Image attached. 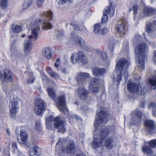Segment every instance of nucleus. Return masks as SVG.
I'll return each instance as SVG.
<instances>
[{
  "label": "nucleus",
  "instance_id": "f257e3e1",
  "mask_svg": "<svg viewBox=\"0 0 156 156\" xmlns=\"http://www.w3.org/2000/svg\"><path fill=\"white\" fill-rule=\"evenodd\" d=\"M97 115H98V120L95 122L94 130V138L92 143V147L96 149L100 147L103 144L105 138L110 133L112 135H114L115 132V127L111 126L110 129L106 128L102 129L99 138H97V133L98 132V129L99 126L105 124L108 121V115L106 114V109L104 107H101L97 111Z\"/></svg>",
  "mask_w": 156,
  "mask_h": 156
},
{
  "label": "nucleus",
  "instance_id": "f03ea898",
  "mask_svg": "<svg viewBox=\"0 0 156 156\" xmlns=\"http://www.w3.org/2000/svg\"><path fill=\"white\" fill-rule=\"evenodd\" d=\"M40 24L42 27V29L44 30L51 29L52 27L50 22L43 18L35 21L30 25L31 34L28 36V38L29 39L34 40L38 39V32L40 30Z\"/></svg>",
  "mask_w": 156,
  "mask_h": 156
},
{
  "label": "nucleus",
  "instance_id": "7ed1b4c3",
  "mask_svg": "<svg viewBox=\"0 0 156 156\" xmlns=\"http://www.w3.org/2000/svg\"><path fill=\"white\" fill-rule=\"evenodd\" d=\"M148 51V47L145 43H140L136 48V54L138 58L137 66L140 71L145 69L144 61L146 58V54Z\"/></svg>",
  "mask_w": 156,
  "mask_h": 156
},
{
  "label": "nucleus",
  "instance_id": "20e7f679",
  "mask_svg": "<svg viewBox=\"0 0 156 156\" xmlns=\"http://www.w3.org/2000/svg\"><path fill=\"white\" fill-rule=\"evenodd\" d=\"M129 64L130 62L129 61L123 58L119 60L116 66L115 70L118 73H119L121 74L123 72L125 81L128 77V73L126 69Z\"/></svg>",
  "mask_w": 156,
  "mask_h": 156
},
{
  "label": "nucleus",
  "instance_id": "39448f33",
  "mask_svg": "<svg viewBox=\"0 0 156 156\" xmlns=\"http://www.w3.org/2000/svg\"><path fill=\"white\" fill-rule=\"evenodd\" d=\"M127 88L129 91L132 93L144 95L146 91L145 87L144 85H140L132 83L129 80L127 84Z\"/></svg>",
  "mask_w": 156,
  "mask_h": 156
},
{
  "label": "nucleus",
  "instance_id": "423d86ee",
  "mask_svg": "<svg viewBox=\"0 0 156 156\" xmlns=\"http://www.w3.org/2000/svg\"><path fill=\"white\" fill-rule=\"evenodd\" d=\"M32 48H24V51L25 55H23L21 53L18 51V49L17 47L15 46H12L11 48V56L13 58L24 59L25 56H27L30 53Z\"/></svg>",
  "mask_w": 156,
  "mask_h": 156
},
{
  "label": "nucleus",
  "instance_id": "0eeeda50",
  "mask_svg": "<svg viewBox=\"0 0 156 156\" xmlns=\"http://www.w3.org/2000/svg\"><path fill=\"white\" fill-rule=\"evenodd\" d=\"M9 101L10 113L12 115H15L19 108L20 98L16 95H12Z\"/></svg>",
  "mask_w": 156,
  "mask_h": 156
},
{
  "label": "nucleus",
  "instance_id": "6e6552de",
  "mask_svg": "<svg viewBox=\"0 0 156 156\" xmlns=\"http://www.w3.org/2000/svg\"><path fill=\"white\" fill-rule=\"evenodd\" d=\"M70 61L75 64L80 62L84 64L87 62L85 55L82 51L73 53L70 57Z\"/></svg>",
  "mask_w": 156,
  "mask_h": 156
},
{
  "label": "nucleus",
  "instance_id": "1a4fd4ad",
  "mask_svg": "<svg viewBox=\"0 0 156 156\" xmlns=\"http://www.w3.org/2000/svg\"><path fill=\"white\" fill-rule=\"evenodd\" d=\"M35 113L37 115H41L45 110V103L42 99L38 98L35 100Z\"/></svg>",
  "mask_w": 156,
  "mask_h": 156
},
{
  "label": "nucleus",
  "instance_id": "9d476101",
  "mask_svg": "<svg viewBox=\"0 0 156 156\" xmlns=\"http://www.w3.org/2000/svg\"><path fill=\"white\" fill-rule=\"evenodd\" d=\"M66 121L59 117L57 116L54 119V126L55 128L58 129L59 132L64 133L66 131Z\"/></svg>",
  "mask_w": 156,
  "mask_h": 156
},
{
  "label": "nucleus",
  "instance_id": "9b49d317",
  "mask_svg": "<svg viewBox=\"0 0 156 156\" xmlns=\"http://www.w3.org/2000/svg\"><path fill=\"white\" fill-rule=\"evenodd\" d=\"M57 103L58 108L60 111L66 114L68 113V110L66 106V100L64 94H62L58 97Z\"/></svg>",
  "mask_w": 156,
  "mask_h": 156
},
{
  "label": "nucleus",
  "instance_id": "f8f14e48",
  "mask_svg": "<svg viewBox=\"0 0 156 156\" xmlns=\"http://www.w3.org/2000/svg\"><path fill=\"white\" fill-rule=\"evenodd\" d=\"M115 7L113 5L112 2L109 4V6L106 7L104 9V11L103 12V16L102 18V21L105 22L108 19L107 14L108 13L110 16H113L114 14Z\"/></svg>",
  "mask_w": 156,
  "mask_h": 156
},
{
  "label": "nucleus",
  "instance_id": "ddd939ff",
  "mask_svg": "<svg viewBox=\"0 0 156 156\" xmlns=\"http://www.w3.org/2000/svg\"><path fill=\"white\" fill-rule=\"evenodd\" d=\"M12 73L7 69H5L0 73L1 80L4 82H9L13 80Z\"/></svg>",
  "mask_w": 156,
  "mask_h": 156
},
{
  "label": "nucleus",
  "instance_id": "4468645a",
  "mask_svg": "<svg viewBox=\"0 0 156 156\" xmlns=\"http://www.w3.org/2000/svg\"><path fill=\"white\" fill-rule=\"evenodd\" d=\"M99 82L98 79L95 78H93L89 86L90 89L96 94L98 93L99 91V88L98 85Z\"/></svg>",
  "mask_w": 156,
  "mask_h": 156
},
{
  "label": "nucleus",
  "instance_id": "2eb2a0df",
  "mask_svg": "<svg viewBox=\"0 0 156 156\" xmlns=\"http://www.w3.org/2000/svg\"><path fill=\"white\" fill-rule=\"evenodd\" d=\"M131 115L133 116L135 115V117L131 119V121L133 124L139 123L142 120V112L137 110L133 111Z\"/></svg>",
  "mask_w": 156,
  "mask_h": 156
},
{
  "label": "nucleus",
  "instance_id": "dca6fc26",
  "mask_svg": "<svg viewBox=\"0 0 156 156\" xmlns=\"http://www.w3.org/2000/svg\"><path fill=\"white\" fill-rule=\"evenodd\" d=\"M144 124L150 133L152 134L154 133V125L153 120L147 119L145 121Z\"/></svg>",
  "mask_w": 156,
  "mask_h": 156
},
{
  "label": "nucleus",
  "instance_id": "f3484780",
  "mask_svg": "<svg viewBox=\"0 0 156 156\" xmlns=\"http://www.w3.org/2000/svg\"><path fill=\"white\" fill-rule=\"evenodd\" d=\"M78 93L80 98L83 100H86L88 98V92L84 87H80L78 89Z\"/></svg>",
  "mask_w": 156,
  "mask_h": 156
},
{
  "label": "nucleus",
  "instance_id": "a211bd4d",
  "mask_svg": "<svg viewBox=\"0 0 156 156\" xmlns=\"http://www.w3.org/2000/svg\"><path fill=\"white\" fill-rule=\"evenodd\" d=\"M75 149L74 144L73 141H70L67 144L66 148L64 149L63 147H61V151L63 153H71Z\"/></svg>",
  "mask_w": 156,
  "mask_h": 156
},
{
  "label": "nucleus",
  "instance_id": "6ab92c4d",
  "mask_svg": "<svg viewBox=\"0 0 156 156\" xmlns=\"http://www.w3.org/2000/svg\"><path fill=\"white\" fill-rule=\"evenodd\" d=\"M125 22L122 23L118 24L116 29V31L120 37L123 36L125 34Z\"/></svg>",
  "mask_w": 156,
  "mask_h": 156
},
{
  "label": "nucleus",
  "instance_id": "aec40b11",
  "mask_svg": "<svg viewBox=\"0 0 156 156\" xmlns=\"http://www.w3.org/2000/svg\"><path fill=\"white\" fill-rule=\"evenodd\" d=\"M20 137L21 140L20 141V139L17 138L19 142L22 144H26L27 143L28 134L25 131L21 130L20 133Z\"/></svg>",
  "mask_w": 156,
  "mask_h": 156
},
{
  "label": "nucleus",
  "instance_id": "412c9836",
  "mask_svg": "<svg viewBox=\"0 0 156 156\" xmlns=\"http://www.w3.org/2000/svg\"><path fill=\"white\" fill-rule=\"evenodd\" d=\"M70 41L73 43L83 45L85 44L84 40L80 37L74 36L71 38Z\"/></svg>",
  "mask_w": 156,
  "mask_h": 156
},
{
  "label": "nucleus",
  "instance_id": "4be33fe9",
  "mask_svg": "<svg viewBox=\"0 0 156 156\" xmlns=\"http://www.w3.org/2000/svg\"><path fill=\"white\" fill-rule=\"evenodd\" d=\"M29 153L31 156L39 155L41 154V149L36 146L31 147L30 148Z\"/></svg>",
  "mask_w": 156,
  "mask_h": 156
},
{
  "label": "nucleus",
  "instance_id": "5701e85b",
  "mask_svg": "<svg viewBox=\"0 0 156 156\" xmlns=\"http://www.w3.org/2000/svg\"><path fill=\"white\" fill-rule=\"evenodd\" d=\"M90 77L89 75L86 73H79L77 76L76 78V80L78 83L83 81V80Z\"/></svg>",
  "mask_w": 156,
  "mask_h": 156
},
{
  "label": "nucleus",
  "instance_id": "b1692460",
  "mask_svg": "<svg viewBox=\"0 0 156 156\" xmlns=\"http://www.w3.org/2000/svg\"><path fill=\"white\" fill-rule=\"evenodd\" d=\"M105 69L103 68H95L92 70L93 73L96 76H102L105 73Z\"/></svg>",
  "mask_w": 156,
  "mask_h": 156
},
{
  "label": "nucleus",
  "instance_id": "393cba45",
  "mask_svg": "<svg viewBox=\"0 0 156 156\" xmlns=\"http://www.w3.org/2000/svg\"><path fill=\"white\" fill-rule=\"evenodd\" d=\"M47 91L48 96L53 100H54L56 97L55 92L53 87H49L47 89Z\"/></svg>",
  "mask_w": 156,
  "mask_h": 156
},
{
  "label": "nucleus",
  "instance_id": "a878e982",
  "mask_svg": "<svg viewBox=\"0 0 156 156\" xmlns=\"http://www.w3.org/2000/svg\"><path fill=\"white\" fill-rule=\"evenodd\" d=\"M43 55L47 59H50L52 57V55L50 49L48 48H45L42 51Z\"/></svg>",
  "mask_w": 156,
  "mask_h": 156
},
{
  "label": "nucleus",
  "instance_id": "bb28decb",
  "mask_svg": "<svg viewBox=\"0 0 156 156\" xmlns=\"http://www.w3.org/2000/svg\"><path fill=\"white\" fill-rule=\"evenodd\" d=\"M148 82L152 89H156V76L149 79Z\"/></svg>",
  "mask_w": 156,
  "mask_h": 156
},
{
  "label": "nucleus",
  "instance_id": "cd10ccee",
  "mask_svg": "<svg viewBox=\"0 0 156 156\" xmlns=\"http://www.w3.org/2000/svg\"><path fill=\"white\" fill-rule=\"evenodd\" d=\"M156 27L152 23L150 22L146 23V30L148 33H151L155 30Z\"/></svg>",
  "mask_w": 156,
  "mask_h": 156
},
{
  "label": "nucleus",
  "instance_id": "c85d7f7f",
  "mask_svg": "<svg viewBox=\"0 0 156 156\" xmlns=\"http://www.w3.org/2000/svg\"><path fill=\"white\" fill-rule=\"evenodd\" d=\"M41 15L44 18H47L50 20L52 19L53 16V13L50 10H48L42 13Z\"/></svg>",
  "mask_w": 156,
  "mask_h": 156
},
{
  "label": "nucleus",
  "instance_id": "c756f323",
  "mask_svg": "<svg viewBox=\"0 0 156 156\" xmlns=\"http://www.w3.org/2000/svg\"><path fill=\"white\" fill-rule=\"evenodd\" d=\"M46 71L47 73L52 78L55 79H56L58 78L59 76L58 75L55 73L53 72L50 68L49 67H47Z\"/></svg>",
  "mask_w": 156,
  "mask_h": 156
},
{
  "label": "nucleus",
  "instance_id": "7c9ffc66",
  "mask_svg": "<svg viewBox=\"0 0 156 156\" xmlns=\"http://www.w3.org/2000/svg\"><path fill=\"white\" fill-rule=\"evenodd\" d=\"M142 150L143 152L145 154H147V156H150L151 154H153V152L152 150L147 146H144L142 148Z\"/></svg>",
  "mask_w": 156,
  "mask_h": 156
},
{
  "label": "nucleus",
  "instance_id": "2f4dec72",
  "mask_svg": "<svg viewBox=\"0 0 156 156\" xmlns=\"http://www.w3.org/2000/svg\"><path fill=\"white\" fill-rule=\"evenodd\" d=\"M101 60L103 62H105L108 65H109L110 62L108 59V57L105 52H102L101 54Z\"/></svg>",
  "mask_w": 156,
  "mask_h": 156
},
{
  "label": "nucleus",
  "instance_id": "473e14b6",
  "mask_svg": "<svg viewBox=\"0 0 156 156\" xmlns=\"http://www.w3.org/2000/svg\"><path fill=\"white\" fill-rule=\"evenodd\" d=\"M115 72L117 74L116 79H115L114 77H112H112L113 78V80L114 82L115 81H116L117 82V85H119V84L121 80L122 75L124 77V74H123V72H122L121 74V73H118L115 70Z\"/></svg>",
  "mask_w": 156,
  "mask_h": 156
},
{
  "label": "nucleus",
  "instance_id": "72a5a7b5",
  "mask_svg": "<svg viewBox=\"0 0 156 156\" xmlns=\"http://www.w3.org/2000/svg\"><path fill=\"white\" fill-rule=\"evenodd\" d=\"M154 12V10L151 7H146L143 10V12L145 16H148L152 14Z\"/></svg>",
  "mask_w": 156,
  "mask_h": 156
},
{
  "label": "nucleus",
  "instance_id": "f704fd0d",
  "mask_svg": "<svg viewBox=\"0 0 156 156\" xmlns=\"http://www.w3.org/2000/svg\"><path fill=\"white\" fill-rule=\"evenodd\" d=\"M27 83L32 84L35 80V77L33 76V73L31 71H29L27 73Z\"/></svg>",
  "mask_w": 156,
  "mask_h": 156
},
{
  "label": "nucleus",
  "instance_id": "c9c22d12",
  "mask_svg": "<svg viewBox=\"0 0 156 156\" xmlns=\"http://www.w3.org/2000/svg\"><path fill=\"white\" fill-rule=\"evenodd\" d=\"M105 146L108 149H111L113 147V140L110 138L106 139L105 142Z\"/></svg>",
  "mask_w": 156,
  "mask_h": 156
},
{
  "label": "nucleus",
  "instance_id": "e433bc0d",
  "mask_svg": "<svg viewBox=\"0 0 156 156\" xmlns=\"http://www.w3.org/2000/svg\"><path fill=\"white\" fill-rule=\"evenodd\" d=\"M148 107L149 109L152 108L153 115L156 117V104L154 102H151L148 105Z\"/></svg>",
  "mask_w": 156,
  "mask_h": 156
},
{
  "label": "nucleus",
  "instance_id": "4c0bfd02",
  "mask_svg": "<svg viewBox=\"0 0 156 156\" xmlns=\"http://www.w3.org/2000/svg\"><path fill=\"white\" fill-rule=\"evenodd\" d=\"M33 3V0H25L23 5L24 9H27Z\"/></svg>",
  "mask_w": 156,
  "mask_h": 156
},
{
  "label": "nucleus",
  "instance_id": "58836bf2",
  "mask_svg": "<svg viewBox=\"0 0 156 156\" xmlns=\"http://www.w3.org/2000/svg\"><path fill=\"white\" fill-rule=\"evenodd\" d=\"M12 31L14 33H18L21 30V27L20 26L14 25L12 28Z\"/></svg>",
  "mask_w": 156,
  "mask_h": 156
},
{
  "label": "nucleus",
  "instance_id": "ea45409f",
  "mask_svg": "<svg viewBox=\"0 0 156 156\" xmlns=\"http://www.w3.org/2000/svg\"><path fill=\"white\" fill-rule=\"evenodd\" d=\"M129 50L128 42L127 41L124 42L122 51L125 52H127Z\"/></svg>",
  "mask_w": 156,
  "mask_h": 156
},
{
  "label": "nucleus",
  "instance_id": "a19ab883",
  "mask_svg": "<svg viewBox=\"0 0 156 156\" xmlns=\"http://www.w3.org/2000/svg\"><path fill=\"white\" fill-rule=\"evenodd\" d=\"M101 27L99 24L95 25L94 30V32L96 34H100L101 32Z\"/></svg>",
  "mask_w": 156,
  "mask_h": 156
},
{
  "label": "nucleus",
  "instance_id": "79ce46f5",
  "mask_svg": "<svg viewBox=\"0 0 156 156\" xmlns=\"http://www.w3.org/2000/svg\"><path fill=\"white\" fill-rule=\"evenodd\" d=\"M32 48V41L29 40H26L24 44V48Z\"/></svg>",
  "mask_w": 156,
  "mask_h": 156
},
{
  "label": "nucleus",
  "instance_id": "37998d69",
  "mask_svg": "<svg viewBox=\"0 0 156 156\" xmlns=\"http://www.w3.org/2000/svg\"><path fill=\"white\" fill-rule=\"evenodd\" d=\"M64 31L62 30H59L58 31L57 35V38L59 40L61 39L63 37Z\"/></svg>",
  "mask_w": 156,
  "mask_h": 156
},
{
  "label": "nucleus",
  "instance_id": "c03bdc74",
  "mask_svg": "<svg viewBox=\"0 0 156 156\" xmlns=\"http://www.w3.org/2000/svg\"><path fill=\"white\" fill-rule=\"evenodd\" d=\"M65 142V141L63 139L59 138L58 141L57 143L55 145L56 149L58 150L57 148H59V147L60 146H62V144L64 143Z\"/></svg>",
  "mask_w": 156,
  "mask_h": 156
},
{
  "label": "nucleus",
  "instance_id": "a18cd8bd",
  "mask_svg": "<svg viewBox=\"0 0 156 156\" xmlns=\"http://www.w3.org/2000/svg\"><path fill=\"white\" fill-rule=\"evenodd\" d=\"M53 117L51 115L45 116V119L46 121V124L47 126H49V123L52 120Z\"/></svg>",
  "mask_w": 156,
  "mask_h": 156
},
{
  "label": "nucleus",
  "instance_id": "49530a36",
  "mask_svg": "<svg viewBox=\"0 0 156 156\" xmlns=\"http://www.w3.org/2000/svg\"><path fill=\"white\" fill-rule=\"evenodd\" d=\"M1 6L2 9H5L7 6V3L6 0H1Z\"/></svg>",
  "mask_w": 156,
  "mask_h": 156
},
{
  "label": "nucleus",
  "instance_id": "de8ad7c7",
  "mask_svg": "<svg viewBox=\"0 0 156 156\" xmlns=\"http://www.w3.org/2000/svg\"><path fill=\"white\" fill-rule=\"evenodd\" d=\"M73 28L75 30H79L80 28L79 26L76 23H72L70 24Z\"/></svg>",
  "mask_w": 156,
  "mask_h": 156
},
{
  "label": "nucleus",
  "instance_id": "09e8293b",
  "mask_svg": "<svg viewBox=\"0 0 156 156\" xmlns=\"http://www.w3.org/2000/svg\"><path fill=\"white\" fill-rule=\"evenodd\" d=\"M149 146L152 147H156V140H153L149 142Z\"/></svg>",
  "mask_w": 156,
  "mask_h": 156
},
{
  "label": "nucleus",
  "instance_id": "8fccbe9b",
  "mask_svg": "<svg viewBox=\"0 0 156 156\" xmlns=\"http://www.w3.org/2000/svg\"><path fill=\"white\" fill-rule=\"evenodd\" d=\"M114 41V40L113 39L111 40H110L109 41V44L108 47L109 49H112L114 47V44L113 43V42Z\"/></svg>",
  "mask_w": 156,
  "mask_h": 156
},
{
  "label": "nucleus",
  "instance_id": "3c124183",
  "mask_svg": "<svg viewBox=\"0 0 156 156\" xmlns=\"http://www.w3.org/2000/svg\"><path fill=\"white\" fill-rule=\"evenodd\" d=\"M88 108L87 106L83 105L81 106L80 110L82 112H85L86 111H88Z\"/></svg>",
  "mask_w": 156,
  "mask_h": 156
},
{
  "label": "nucleus",
  "instance_id": "603ef678",
  "mask_svg": "<svg viewBox=\"0 0 156 156\" xmlns=\"http://www.w3.org/2000/svg\"><path fill=\"white\" fill-rule=\"evenodd\" d=\"M44 0H37L36 5L38 7H40L44 3Z\"/></svg>",
  "mask_w": 156,
  "mask_h": 156
},
{
  "label": "nucleus",
  "instance_id": "864d4df0",
  "mask_svg": "<svg viewBox=\"0 0 156 156\" xmlns=\"http://www.w3.org/2000/svg\"><path fill=\"white\" fill-rule=\"evenodd\" d=\"M108 31V29L106 27H104L101 30L100 34L102 35L105 34Z\"/></svg>",
  "mask_w": 156,
  "mask_h": 156
},
{
  "label": "nucleus",
  "instance_id": "5fc2aeb1",
  "mask_svg": "<svg viewBox=\"0 0 156 156\" xmlns=\"http://www.w3.org/2000/svg\"><path fill=\"white\" fill-rule=\"evenodd\" d=\"M138 9V6L136 5H134L133 7V14H136L137 12V9Z\"/></svg>",
  "mask_w": 156,
  "mask_h": 156
},
{
  "label": "nucleus",
  "instance_id": "6e6d98bb",
  "mask_svg": "<svg viewBox=\"0 0 156 156\" xmlns=\"http://www.w3.org/2000/svg\"><path fill=\"white\" fill-rule=\"evenodd\" d=\"M68 0H59L58 2V4L59 5H63L65 4Z\"/></svg>",
  "mask_w": 156,
  "mask_h": 156
},
{
  "label": "nucleus",
  "instance_id": "4d7b16f0",
  "mask_svg": "<svg viewBox=\"0 0 156 156\" xmlns=\"http://www.w3.org/2000/svg\"><path fill=\"white\" fill-rule=\"evenodd\" d=\"M141 38L139 34H137L133 39L134 41H139Z\"/></svg>",
  "mask_w": 156,
  "mask_h": 156
},
{
  "label": "nucleus",
  "instance_id": "13d9d810",
  "mask_svg": "<svg viewBox=\"0 0 156 156\" xmlns=\"http://www.w3.org/2000/svg\"><path fill=\"white\" fill-rule=\"evenodd\" d=\"M9 148L8 147L4 149V152L5 154H7L8 155L9 154Z\"/></svg>",
  "mask_w": 156,
  "mask_h": 156
},
{
  "label": "nucleus",
  "instance_id": "bf43d9fd",
  "mask_svg": "<svg viewBox=\"0 0 156 156\" xmlns=\"http://www.w3.org/2000/svg\"><path fill=\"white\" fill-rule=\"evenodd\" d=\"M12 147L13 148H14L15 150H17V145L16 143V142H14L12 144Z\"/></svg>",
  "mask_w": 156,
  "mask_h": 156
},
{
  "label": "nucleus",
  "instance_id": "052dcab7",
  "mask_svg": "<svg viewBox=\"0 0 156 156\" xmlns=\"http://www.w3.org/2000/svg\"><path fill=\"white\" fill-rule=\"evenodd\" d=\"M153 61L155 63H156V51H154L153 57Z\"/></svg>",
  "mask_w": 156,
  "mask_h": 156
},
{
  "label": "nucleus",
  "instance_id": "680f3d73",
  "mask_svg": "<svg viewBox=\"0 0 156 156\" xmlns=\"http://www.w3.org/2000/svg\"><path fill=\"white\" fill-rule=\"evenodd\" d=\"M41 77L42 79L44 80H46L47 79V76L44 74H42L41 75Z\"/></svg>",
  "mask_w": 156,
  "mask_h": 156
},
{
  "label": "nucleus",
  "instance_id": "e2e57ef3",
  "mask_svg": "<svg viewBox=\"0 0 156 156\" xmlns=\"http://www.w3.org/2000/svg\"><path fill=\"white\" fill-rule=\"evenodd\" d=\"M90 11H88L87 12V14H85V16L86 17H88L90 16Z\"/></svg>",
  "mask_w": 156,
  "mask_h": 156
},
{
  "label": "nucleus",
  "instance_id": "0e129e2a",
  "mask_svg": "<svg viewBox=\"0 0 156 156\" xmlns=\"http://www.w3.org/2000/svg\"><path fill=\"white\" fill-rule=\"evenodd\" d=\"M59 63H55L54 64L55 66V67L57 68L59 66Z\"/></svg>",
  "mask_w": 156,
  "mask_h": 156
},
{
  "label": "nucleus",
  "instance_id": "69168bd1",
  "mask_svg": "<svg viewBox=\"0 0 156 156\" xmlns=\"http://www.w3.org/2000/svg\"><path fill=\"white\" fill-rule=\"evenodd\" d=\"M73 117H75L76 119H79L80 118V116L76 115H75Z\"/></svg>",
  "mask_w": 156,
  "mask_h": 156
},
{
  "label": "nucleus",
  "instance_id": "338daca9",
  "mask_svg": "<svg viewBox=\"0 0 156 156\" xmlns=\"http://www.w3.org/2000/svg\"><path fill=\"white\" fill-rule=\"evenodd\" d=\"M76 156H86L83 154H77Z\"/></svg>",
  "mask_w": 156,
  "mask_h": 156
},
{
  "label": "nucleus",
  "instance_id": "774afa93",
  "mask_svg": "<svg viewBox=\"0 0 156 156\" xmlns=\"http://www.w3.org/2000/svg\"><path fill=\"white\" fill-rule=\"evenodd\" d=\"M6 131L8 135H9L10 134V132L8 129H6Z\"/></svg>",
  "mask_w": 156,
  "mask_h": 156
}]
</instances>
